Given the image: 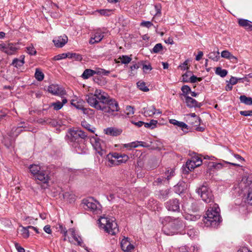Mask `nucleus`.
<instances>
[{"mask_svg": "<svg viewBox=\"0 0 252 252\" xmlns=\"http://www.w3.org/2000/svg\"><path fill=\"white\" fill-rule=\"evenodd\" d=\"M247 201L248 204L252 205V182L251 183V186L248 190Z\"/></svg>", "mask_w": 252, "mask_h": 252, "instance_id": "nucleus-38", "label": "nucleus"}, {"mask_svg": "<svg viewBox=\"0 0 252 252\" xmlns=\"http://www.w3.org/2000/svg\"><path fill=\"white\" fill-rule=\"evenodd\" d=\"M240 100L241 102L244 103L246 105H252V98L250 97H247L245 95H242L240 96Z\"/></svg>", "mask_w": 252, "mask_h": 252, "instance_id": "nucleus-24", "label": "nucleus"}, {"mask_svg": "<svg viewBox=\"0 0 252 252\" xmlns=\"http://www.w3.org/2000/svg\"><path fill=\"white\" fill-rule=\"evenodd\" d=\"M189 115L194 118L195 123L191 122L192 125H193L194 126H197L200 125L201 119L195 113H190Z\"/></svg>", "mask_w": 252, "mask_h": 252, "instance_id": "nucleus-40", "label": "nucleus"}, {"mask_svg": "<svg viewBox=\"0 0 252 252\" xmlns=\"http://www.w3.org/2000/svg\"><path fill=\"white\" fill-rule=\"evenodd\" d=\"M169 123L174 126H176L179 127H180L182 130H184L185 129H188V126L183 122H179L175 119L169 120Z\"/></svg>", "mask_w": 252, "mask_h": 252, "instance_id": "nucleus-21", "label": "nucleus"}, {"mask_svg": "<svg viewBox=\"0 0 252 252\" xmlns=\"http://www.w3.org/2000/svg\"><path fill=\"white\" fill-rule=\"evenodd\" d=\"M59 231H60L61 233L63 234L64 236H66L67 230L66 228L63 226V224H59Z\"/></svg>", "mask_w": 252, "mask_h": 252, "instance_id": "nucleus-58", "label": "nucleus"}, {"mask_svg": "<svg viewBox=\"0 0 252 252\" xmlns=\"http://www.w3.org/2000/svg\"><path fill=\"white\" fill-rule=\"evenodd\" d=\"M158 124V121L155 120H151L149 123H145L144 122V126L146 128H149L151 129H153L156 127L157 126V124Z\"/></svg>", "mask_w": 252, "mask_h": 252, "instance_id": "nucleus-31", "label": "nucleus"}, {"mask_svg": "<svg viewBox=\"0 0 252 252\" xmlns=\"http://www.w3.org/2000/svg\"><path fill=\"white\" fill-rule=\"evenodd\" d=\"M47 90L54 95H63L64 94L63 90L58 85L52 84L48 87Z\"/></svg>", "mask_w": 252, "mask_h": 252, "instance_id": "nucleus-15", "label": "nucleus"}, {"mask_svg": "<svg viewBox=\"0 0 252 252\" xmlns=\"http://www.w3.org/2000/svg\"><path fill=\"white\" fill-rule=\"evenodd\" d=\"M130 242H129L128 238H124L121 242V247L123 251L126 248V246H127Z\"/></svg>", "mask_w": 252, "mask_h": 252, "instance_id": "nucleus-44", "label": "nucleus"}, {"mask_svg": "<svg viewBox=\"0 0 252 252\" xmlns=\"http://www.w3.org/2000/svg\"><path fill=\"white\" fill-rule=\"evenodd\" d=\"M7 112L6 110H0V121L7 116Z\"/></svg>", "mask_w": 252, "mask_h": 252, "instance_id": "nucleus-62", "label": "nucleus"}, {"mask_svg": "<svg viewBox=\"0 0 252 252\" xmlns=\"http://www.w3.org/2000/svg\"><path fill=\"white\" fill-rule=\"evenodd\" d=\"M196 192L205 202L210 203L214 202V195L207 186L203 184L197 189Z\"/></svg>", "mask_w": 252, "mask_h": 252, "instance_id": "nucleus-8", "label": "nucleus"}, {"mask_svg": "<svg viewBox=\"0 0 252 252\" xmlns=\"http://www.w3.org/2000/svg\"><path fill=\"white\" fill-rule=\"evenodd\" d=\"M184 224L183 221L179 218L174 219L172 222V226H170L172 229L170 231L175 232V234L177 233V231L183 227Z\"/></svg>", "mask_w": 252, "mask_h": 252, "instance_id": "nucleus-19", "label": "nucleus"}, {"mask_svg": "<svg viewBox=\"0 0 252 252\" xmlns=\"http://www.w3.org/2000/svg\"><path fill=\"white\" fill-rule=\"evenodd\" d=\"M238 23L240 27L244 28L245 30L252 31V22L247 19H239Z\"/></svg>", "mask_w": 252, "mask_h": 252, "instance_id": "nucleus-18", "label": "nucleus"}, {"mask_svg": "<svg viewBox=\"0 0 252 252\" xmlns=\"http://www.w3.org/2000/svg\"><path fill=\"white\" fill-rule=\"evenodd\" d=\"M144 113L145 116H152L154 114H156L157 110L155 107L153 106L151 107L144 108Z\"/></svg>", "mask_w": 252, "mask_h": 252, "instance_id": "nucleus-22", "label": "nucleus"}, {"mask_svg": "<svg viewBox=\"0 0 252 252\" xmlns=\"http://www.w3.org/2000/svg\"><path fill=\"white\" fill-rule=\"evenodd\" d=\"M81 125L83 127L85 128L88 131H90L92 133H94L95 128L92 127L89 124H88L86 121H82L81 123Z\"/></svg>", "mask_w": 252, "mask_h": 252, "instance_id": "nucleus-35", "label": "nucleus"}, {"mask_svg": "<svg viewBox=\"0 0 252 252\" xmlns=\"http://www.w3.org/2000/svg\"><path fill=\"white\" fill-rule=\"evenodd\" d=\"M68 37L65 35L58 36L56 38L54 39L53 41L57 47H63L67 42Z\"/></svg>", "mask_w": 252, "mask_h": 252, "instance_id": "nucleus-16", "label": "nucleus"}, {"mask_svg": "<svg viewBox=\"0 0 252 252\" xmlns=\"http://www.w3.org/2000/svg\"><path fill=\"white\" fill-rule=\"evenodd\" d=\"M86 100L91 106L111 115H114V112L119 110L118 103L115 99L110 98L107 93L101 90L96 89L94 94L87 95Z\"/></svg>", "mask_w": 252, "mask_h": 252, "instance_id": "nucleus-1", "label": "nucleus"}, {"mask_svg": "<svg viewBox=\"0 0 252 252\" xmlns=\"http://www.w3.org/2000/svg\"><path fill=\"white\" fill-rule=\"evenodd\" d=\"M166 178L163 177H160L158 178L155 181L154 183H157V185L162 183L163 181H166Z\"/></svg>", "mask_w": 252, "mask_h": 252, "instance_id": "nucleus-61", "label": "nucleus"}, {"mask_svg": "<svg viewBox=\"0 0 252 252\" xmlns=\"http://www.w3.org/2000/svg\"><path fill=\"white\" fill-rule=\"evenodd\" d=\"M221 56L222 58L226 59H232L234 58V57L232 56L231 54V53L227 50L223 51L221 53Z\"/></svg>", "mask_w": 252, "mask_h": 252, "instance_id": "nucleus-43", "label": "nucleus"}, {"mask_svg": "<svg viewBox=\"0 0 252 252\" xmlns=\"http://www.w3.org/2000/svg\"><path fill=\"white\" fill-rule=\"evenodd\" d=\"M74 240L77 242L78 246H82L83 241L82 238L79 236H74Z\"/></svg>", "mask_w": 252, "mask_h": 252, "instance_id": "nucleus-56", "label": "nucleus"}, {"mask_svg": "<svg viewBox=\"0 0 252 252\" xmlns=\"http://www.w3.org/2000/svg\"><path fill=\"white\" fill-rule=\"evenodd\" d=\"M174 218L170 216H166L160 218V221L163 225L162 231L164 233L167 235H173L175 234V232L170 231L169 228L172 226V222Z\"/></svg>", "mask_w": 252, "mask_h": 252, "instance_id": "nucleus-10", "label": "nucleus"}, {"mask_svg": "<svg viewBox=\"0 0 252 252\" xmlns=\"http://www.w3.org/2000/svg\"><path fill=\"white\" fill-rule=\"evenodd\" d=\"M200 217L198 215L197 216H193L192 215H188L186 219L187 220H191L195 221L197 219H199Z\"/></svg>", "mask_w": 252, "mask_h": 252, "instance_id": "nucleus-57", "label": "nucleus"}, {"mask_svg": "<svg viewBox=\"0 0 252 252\" xmlns=\"http://www.w3.org/2000/svg\"><path fill=\"white\" fill-rule=\"evenodd\" d=\"M29 229L30 228H28V226L25 227L22 226V229H21V234L24 238L27 239L29 237Z\"/></svg>", "mask_w": 252, "mask_h": 252, "instance_id": "nucleus-33", "label": "nucleus"}, {"mask_svg": "<svg viewBox=\"0 0 252 252\" xmlns=\"http://www.w3.org/2000/svg\"><path fill=\"white\" fill-rule=\"evenodd\" d=\"M66 136L68 142L72 145L78 154L85 153L86 148L83 141L87 137V134L85 132L79 129H69Z\"/></svg>", "mask_w": 252, "mask_h": 252, "instance_id": "nucleus-2", "label": "nucleus"}, {"mask_svg": "<svg viewBox=\"0 0 252 252\" xmlns=\"http://www.w3.org/2000/svg\"><path fill=\"white\" fill-rule=\"evenodd\" d=\"M208 57L209 59H212L215 61H218L220 58V53L218 51L217 52L214 51L211 52L208 54Z\"/></svg>", "mask_w": 252, "mask_h": 252, "instance_id": "nucleus-30", "label": "nucleus"}, {"mask_svg": "<svg viewBox=\"0 0 252 252\" xmlns=\"http://www.w3.org/2000/svg\"><path fill=\"white\" fill-rule=\"evenodd\" d=\"M228 82L234 85L238 82V79L236 77L232 76Z\"/></svg>", "mask_w": 252, "mask_h": 252, "instance_id": "nucleus-63", "label": "nucleus"}, {"mask_svg": "<svg viewBox=\"0 0 252 252\" xmlns=\"http://www.w3.org/2000/svg\"><path fill=\"white\" fill-rule=\"evenodd\" d=\"M83 102L84 101L82 100L77 98L76 99H72L71 101V104L77 109L81 110L84 114H88L89 111L92 110L89 108H84L83 105Z\"/></svg>", "mask_w": 252, "mask_h": 252, "instance_id": "nucleus-14", "label": "nucleus"}, {"mask_svg": "<svg viewBox=\"0 0 252 252\" xmlns=\"http://www.w3.org/2000/svg\"><path fill=\"white\" fill-rule=\"evenodd\" d=\"M205 225L213 227H216L221 221L220 216V209L217 204H214L213 207H209L203 220Z\"/></svg>", "mask_w": 252, "mask_h": 252, "instance_id": "nucleus-3", "label": "nucleus"}, {"mask_svg": "<svg viewBox=\"0 0 252 252\" xmlns=\"http://www.w3.org/2000/svg\"><path fill=\"white\" fill-rule=\"evenodd\" d=\"M202 80L201 78H198L194 75H192L189 77V82L192 83H194L197 81H201Z\"/></svg>", "mask_w": 252, "mask_h": 252, "instance_id": "nucleus-52", "label": "nucleus"}, {"mask_svg": "<svg viewBox=\"0 0 252 252\" xmlns=\"http://www.w3.org/2000/svg\"><path fill=\"white\" fill-rule=\"evenodd\" d=\"M94 74H95V70L91 69H86L84 70L81 76L84 79H87L93 76Z\"/></svg>", "mask_w": 252, "mask_h": 252, "instance_id": "nucleus-23", "label": "nucleus"}, {"mask_svg": "<svg viewBox=\"0 0 252 252\" xmlns=\"http://www.w3.org/2000/svg\"><path fill=\"white\" fill-rule=\"evenodd\" d=\"M140 26H142V27H146L147 28H150L151 27L153 26V24L150 21H143L140 23Z\"/></svg>", "mask_w": 252, "mask_h": 252, "instance_id": "nucleus-51", "label": "nucleus"}, {"mask_svg": "<svg viewBox=\"0 0 252 252\" xmlns=\"http://www.w3.org/2000/svg\"><path fill=\"white\" fill-rule=\"evenodd\" d=\"M29 169L35 180H39L43 184L48 183L50 180V171L47 167L38 164H32L30 166Z\"/></svg>", "mask_w": 252, "mask_h": 252, "instance_id": "nucleus-4", "label": "nucleus"}, {"mask_svg": "<svg viewBox=\"0 0 252 252\" xmlns=\"http://www.w3.org/2000/svg\"><path fill=\"white\" fill-rule=\"evenodd\" d=\"M216 73L221 77H224L227 74V71L226 69H222L220 67H218L216 69Z\"/></svg>", "mask_w": 252, "mask_h": 252, "instance_id": "nucleus-32", "label": "nucleus"}, {"mask_svg": "<svg viewBox=\"0 0 252 252\" xmlns=\"http://www.w3.org/2000/svg\"><path fill=\"white\" fill-rule=\"evenodd\" d=\"M169 171H167V173H165L166 175H167V177H166V180L168 181L170 180L171 177L174 176V171L173 169H171L170 172Z\"/></svg>", "mask_w": 252, "mask_h": 252, "instance_id": "nucleus-60", "label": "nucleus"}, {"mask_svg": "<svg viewBox=\"0 0 252 252\" xmlns=\"http://www.w3.org/2000/svg\"><path fill=\"white\" fill-rule=\"evenodd\" d=\"M83 207L94 214L101 212V205L93 198H89L83 200Z\"/></svg>", "mask_w": 252, "mask_h": 252, "instance_id": "nucleus-7", "label": "nucleus"}, {"mask_svg": "<svg viewBox=\"0 0 252 252\" xmlns=\"http://www.w3.org/2000/svg\"><path fill=\"white\" fill-rule=\"evenodd\" d=\"M185 99L187 106L189 108H200L202 106L201 103L198 102L195 99L189 96L186 95Z\"/></svg>", "mask_w": 252, "mask_h": 252, "instance_id": "nucleus-17", "label": "nucleus"}, {"mask_svg": "<svg viewBox=\"0 0 252 252\" xmlns=\"http://www.w3.org/2000/svg\"><path fill=\"white\" fill-rule=\"evenodd\" d=\"M192 72L191 71H189L185 73L184 74L182 75L183 81L184 82H189V76Z\"/></svg>", "mask_w": 252, "mask_h": 252, "instance_id": "nucleus-53", "label": "nucleus"}, {"mask_svg": "<svg viewBox=\"0 0 252 252\" xmlns=\"http://www.w3.org/2000/svg\"><path fill=\"white\" fill-rule=\"evenodd\" d=\"M25 124V122H21L18 124V126L17 127H13L12 128L9 134V136L12 139L9 140L8 137L4 139L3 143L7 148H9L13 146L14 139L18 136V135L24 130L23 129L26 128V126Z\"/></svg>", "mask_w": 252, "mask_h": 252, "instance_id": "nucleus-6", "label": "nucleus"}, {"mask_svg": "<svg viewBox=\"0 0 252 252\" xmlns=\"http://www.w3.org/2000/svg\"><path fill=\"white\" fill-rule=\"evenodd\" d=\"M15 247L18 252H25V250L23 247L20 246L19 244L15 243Z\"/></svg>", "mask_w": 252, "mask_h": 252, "instance_id": "nucleus-64", "label": "nucleus"}, {"mask_svg": "<svg viewBox=\"0 0 252 252\" xmlns=\"http://www.w3.org/2000/svg\"><path fill=\"white\" fill-rule=\"evenodd\" d=\"M165 206L169 211L179 212L180 210L179 200L176 198L167 201L165 203Z\"/></svg>", "mask_w": 252, "mask_h": 252, "instance_id": "nucleus-13", "label": "nucleus"}, {"mask_svg": "<svg viewBox=\"0 0 252 252\" xmlns=\"http://www.w3.org/2000/svg\"><path fill=\"white\" fill-rule=\"evenodd\" d=\"M24 63V60H19L18 59H15L13 60L12 64L18 68L23 65Z\"/></svg>", "mask_w": 252, "mask_h": 252, "instance_id": "nucleus-39", "label": "nucleus"}, {"mask_svg": "<svg viewBox=\"0 0 252 252\" xmlns=\"http://www.w3.org/2000/svg\"><path fill=\"white\" fill-rule=\"evenodd\" d=\"M98 12L101 15L109 16L110 10L108 9H100L98 10Z\"/></svg>", "mask_w": 252, "mask_h": 252, "instance_id": "nucleus-55", "label": "nucleus"}, {"mask_svg": "<svg viewBox=\"0 0 252 252\" xmlns=\"http://www.w3.org/2000/svg\"><path fill=\"white\" fill-rule=\"evenodd\" d=\"M195 163L194 160L191 158L190 160H188L186 162V166L187 168L191 170V169H193L194 168L197 167V166H194Z\"/></svg>", "mask_w": 252, "mask_h": 252, "instance_id": "nucleus-42", "label": "nucleus"}, {"mask_svg": "<svg viewBox=\"0 0 252 252\" xmlns=\"http://www.w3.org/2000/svg\"><path fill=\"white\" fill-rule=\"evenodd\" d=\"M181 90L185 95H187L191 92L190 88L188 85H184L182 87Z\"/></svg>", "mask_w": 252, "mask_h": 252, "instance_id": "nucleus-48", "label": "nucleus"}, {"mask_svg": "<svg viewBox=\"0 0 252 252\" xmlns=\"http://www.w3.org/2000/svg\"><path fill=\"white\" fill-rule=\"evenodd\" d=\"M163 49V46L161 43H158L153 48L151 51L152 53H159Z\"/></svg>", "mask_w": 252, "mask_h": 252, "instance_id": "nucleus-36", "label": "nucleus"}, {"mask_svg": "<svg viewBox=\"0 0 252 252\" xmlns=\"http://www.w3.org/2000/svg\"><path fill=\"white\" fill-rule=\"evenodd\" d=\"M34 76L38 81H41L43 80L44 75L42 72L39 70V69H36Z\"/></svg>", "mask_w": 252, "mask_h": 252, "instance_id": "nucleus-37", "label": "nucleus"}, {"mask_svg": "<svg viewBox=\"0 0 252 252\" xmlns=\"http://www.w3.org/2000/svg\"><path fill=\"white\" fill-rule=\"evenodd\" d=\"M17 44L13 43H1L0 44V50L8 55L14 54L18 50Z\"/></svg>", "mask_w": 252, "mask_h": 252, "instance_id": "nucleus-11", "label": "nucleus"}, {"mask_svg": "<svg viewBox=\"0 0 252 252\" xmlns=\"http://www.w3.org/2000/svg\"><path fill=\"white\" fill-rule=\"evenodd\" d=\"M137 85L139 90L143 91V92H148L149 89L146 86V83L144 82L138 81L137 83Z\"/></svg>", "mask_w": 252, "mask_h": 252, "instance_id": "nucleus-34", "label": "nucleus"}, {"mask_svg": "<svg viewBox=\"0 0 252 252\" xmlns=\"http://www.w3.org/2000/svg\"><path fill=\"white\" fill-rule=\"evenodd\" d=\"M105 133L111 136H116L120 135L122 130L114 127H108L104 129Z\"/></svg>", "mask_w": 252, "mask_h": 252, "instance_id": "nucleus-20", "label": "nucleus"}, {"mask_svg": "<svg viewBox=\"0 0 252 252\" xmlns=\"http://www.w3.org/2000/svg\"><path fill=\"white\" fill-rule=\"evenodd\" d=\"M134 113V108L131 106H126V113L127 115H133Z\"/></svg>", "mask_w": 252, "mask_h": 252, "instance_id": "nucleus-49", "label": "nucleus"}, {"mask_svg": "<svg viewBox=\"0 0 252 252\" xmlns=\"http://www.w3.org/2000/svg\"><path fill=\"white\" fill-rule=\"evenodd\" d=\"M26 49L27 53L31 55H34L36 53V51L34 47L32 45L27 47Z\"/></svg>", "mask_w": 252, "mask_h": 252, "instance_id": "nucleus-45", "label": "nucleus"}, {"mask_svg": "<svg viewBox=\"0 0 252 252\" xmlns=\"http://www.w3.org/2000/svg\"><path fill=\"white\" fill-rule=\"evenodd\" d=\"M240 114L244 116H252V110L248 111H241Z\"/></svg>", "mask_w": 252, "mask_h": 252, "instance_id": "nucleus-59", "label": "nucleus"}, {"mask_svg": "<svg viewBox=\"0 0 252 252\" xmlns=\"http://www.w3.org/2000/svg\"><path fill=\"white\" fill-rule=\"evenodd\" d=\"M185 185L186 184L184 182H180L174 187L175 189L178 193H182L185 189Z\"/></svg>", "mask_w": 252, "mask_h": 252, "instance_id": "nucleus-26", "label": "nucleus"}, {"mask_svg": "<svg viewBox=\"0 0 252 252\" xmlns=\"http://www.w3.org/2000/svg\"><path fill=\"white\" fill-rule=\"evenodd\" d=\"M99 226L104 231L112 235H115L119 231L117 223L113 219L101 217L98 220Z\"/></svg>", "mask_w": 252, "mask_h": 252, "instance_id": "nucleus-5", "label": "nucleus"}, {"mask_svg": "<svg viewBox=\"0 0 252 252\" xmlns=\"http://www.w3.org/2000/svg\"><path fill=\"white\" fill-rule=\"evenodd\" d=\"M107 158L112 165H119L125 163L128 159V156L126 154H120L117 153H109L107 155Z\"/></svg>", "mask_w": 252, "mask_h": 252, "instance_id": "nucleus-9", "label": "nucleus"}, {"mask_svg": "<svg viewBox=\"0 0 252 252\" xmlns=\"http://www.w3.org/2000/svg\"><path fill=\"white\" fill-rule=\"evenodd\" d=\"M93 35L97 43L100 42L104 37L103 33L99 32H96L94 34H93Z\"/></svg>", "mask_w": 252, "mask_h": 252, "instance_id": "nucleus-41", "label": "nucleus"}, {"mask_svg": "<svg viewBox=\"0 0 252 252\" xmlns=\"http://www.w3.org/2000/svg\"><path fill=\"white\" fill-rule=\"evenodd\" d=\"M118 60H120L118 62H121L123 64H128L131 61V58L126 55H123L122 56H120Z\"/></svg>", "mask_w": 252, "mask_h": 252, "instance_id": "nucleus-28", "label": "nucleus"}, {"mask_svg": "<svg viewBox=\"0 0 252 252\" xmlns=\"http://www.w3.org/2000/svg\"><path fill=\"white\" fill-rule=\"evenodd\" d=\"M39 123L40 124H49L51 125L55 126L57 124V122L54 120H52L50 118H44V119H40L38 120Z\"/></svg>", "mask_w": 252, "mask_h": 252, "instance_id": "nucleus-25", "label": "nucleus"}, {"mask_svg": "<svg viewBox=\"0 0 252 252\" xmlns=\"http://www.w3.org/2000/svg\"><path fill=\"white\" fill-rule=\"evenodd\" d=\"M51 106L54 107V109L56 110L61 109L63 107V103L58 101L56 102L52 103Z\"/></svg>", "mask_w": 252, "mask_h": 252, "instance_id": "nucleus-47", "label": "nucleus"}, {"mask_svg": "<svg viewBox=\"0 0 252 252\" xmlns=\"http://www.w3.org/2000/svg\"><path fill=\"white\" fill-rule=\"evenodd\" d=\"M67 58V53H63L61 54L55 56L54 57V60L55 61H58L62 59H64Z\"/></svg>", "mask_w": 252, "mask_h": 252, "instance_id": "nucleus-50", "label": "nucleus"}, {"mask_svg": "<svg viewBox=\"0 0 252 252\" xmlns=\"http://www.w3.org/2000/svg\"><path fill=\"white\" fill-rule=\"evenodd\" d=\"M169 192V189L160 190L159 194V198L161 200H165L168 197Z\"/></svg>", "mask_w": 252, "mask_h": 252, "instance_id": "nucleus-29", "label": "nucleus"}, {"mask_svg": "<svg viewBox=\"0 0 252 252\" xmlns=\"http://www.w3.org/2000/svg\"><path fill=\"white\" fill-rule=\"evenodd\" d=\"M211 164H212L211 166L213 167L214 168L217 169H220L223 167V164L222 163H215V162H212Z\"/></svg>", "mask_w": 252, "mask_h": 252, "instance_id": "nucleus-54", "label": "nucleus"}, {"mask_svg": "<svg viewBox=\"0 0 252 252\" xmlns=\"http://www.w3.org/2000/svg\"><path fill=\"white\" fill-rule=\"evenodd\" d=\"M191 158L194 160V161L195 162L194 166H197L198 167L202 164V160L198 156H194V157H192Z\"/></svg>", "mask_w": 252, "mask_h": 252, "instance_id": "nucleus-46", "label": "nucleus"}, {"mask_svg": "<svg viewBox=\"0 0 252 252\" xmlns=\"http://www.w3.org/2000/svg\"><path fill=\"white\" fill-rule=\"evenodd\" d=\"M92 145L96 152L101 156L106 155V151L104 148V143L98 138H95L94 141L92 142Z\"/></svg>", "mask_w": 252, "mask_h": 252, "instance_id": "nucleus-12", "label": "nucleus"}, {"mask_svg": "<svg viewBox=\"0 0 252 252\" xmlns=\"http://www.w3.org/2000/svg\"><path fill=\"white\" fill-rule=\"evenodd\" d=\"M67 55L68 58L74 59L75 61H81L82 60V56L79 54L68 52Z\"/></svg>", "mask_w": 252, "mask_h": 252, "instance_id": "nucleus-27", "label": "nucleus"}]
</instances>
